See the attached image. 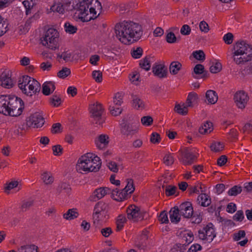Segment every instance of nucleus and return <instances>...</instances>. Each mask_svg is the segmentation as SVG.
<instances>
[{
	"mask_svg": "<svg viewBox=\"0 0 252 252\" xmlns=\"http://www.w3.org/2000/svg\"><path fill=\"white\" fill-rule=\"evenodd\" d=\"M211 151L215 152H219L222 151L224 148V145L222 143L220 142L214 141L210 145Z\"/></svg>",
	"mask_w": 252,
	"mask_h": 252,
	"instance_id": "obj_42",
	"label": "nucleus"
},
{
	"mask_svg": "<svg viewBox=\"0 0 252 252\" xmlns=\"http://www.w3.org/2000/svg\"><path fill=\"white\" fill-rule=\"evenodd\" d=\"M215 237L216 233L212 223H210L198 230L199 238L208 243L211 242Z\"/></svg>",
	"mask_w": 252,
	"mask_h": 252,
	"instance_id": "obj_9",
	"label": "nucleus"
},
{
	"mask_svg": "<svg viewBox=\"0 0 252 252\" xmlns=\"http://www.w3.org/2000/svg\"><path fill=\"white\" fill-rule=\"evenodd\" d=\"M44 124L43 116L39 113H35L31 115L27 121V125L34 128L41 127Z\"/></svg>",
	"mask_w": 252,
	"mask_h": 252,
	"instance_id": "obj_13",
	"label": "nucleus"
},
{
	"mask_svg": "<svg viewBox=\"0 0 252 252\" xmlns=\"http://www.w3.org/2000/svg\"><path fill=\"white\" fill-rule=\"evenodd\" d=\"M51 10L53 12H57L60 14H63L64 9L63 4L61 3H57L53 5L51 7Z\"/></svg>",
	"mask_w": 252,
	"mask_h": 252,
	"instance_id": "obj_48",
	"label": "nucleus"
},
{
	"mask_svg": "<svg viewBox=\"0 0 252 252\" xmlns=\"http://www.w3.org/2000/svg\"><path fill=\"white\" fill-rule=\"evenodd\" d=\"M127 184L125 188L123 189L124 194L125 195L132 193L134 190L133 185V180L131 179H127L126 180Z\"/></svg>",
	"mask_w": 252,
	"mask_h": 252,
	"instance_id": "obj_34",
	"label": "nucleus"
},
{
	"mask_svg": "<svg viewBox=\"0 0 252 252\" xmlns=\"http://www.w3.org/2000/svg\"><path fill=\"white\" fill-rule=\"evenodd\" d=\"M62 100L61 98L56 95H53L52 97L50 98V102L54 106L57 107L61 103Z\"/></svg>",
	"mask_w": 252,
	"mask_h": 252,
	"instance_id": "obj_58",
	"label": "nucleus"
},
{
	"mask_svg": "<svg viewBox=\"0 0 252 252\" xmlns=\"http://www.w3.org/2000/svg\"><path fill=\"white\" fill-rule=\"evenodd\" d=\"M0 85L7 89L13 87V82L9 73L3 72L0 75Z\"/></svg>",
	"mask_w": 252,
	"mask_h": 252,
	"instance_id": "obj_16",
	"label": "nucleus"
},
{
	"mask_svg": "<svg viewBox=\"0 0 252 252\" xmlns=\"http://www.w3.org/2000/svg\"><path fill=\"white\" fill-rule=\"evenodd\" d=\"M55 89L54 83L52 82H45L42 85V93L46 95L52 93Z\"/></svg>",
	"mask_w": 252,
	"mask_h": 252,
	"instance_id": "obj_24",
	"label": "nucleus"
},
{
	"mask_svg": "<svg viewBox=\"0 0 252 252\" xmlns=\"http://www.w3.org/2000/svg\"><path fill=\"white\" fill-rule=\"evenodd\" d=\"M180 32L183 35H188L191 32V29L188 25H184L181 28Z\"/></svg>",
	"mask_w": 252,
	"mask_h": 252,
	"instance_id": "obj_59",
	"label": "nucleus"
},
{
	"mask_svg": "<svg viewBox=\"0 0 252 252\" xmlns=\"http://www.w3.org/2000/svg\"><path fill=\"white\" fill-rule=\"evenodd\" d=\"M192 56L196 60L201 61H204L205 59V55L202 50L194 51L192 53Z\"/></svg>",
	"mask_w": 252,
	"mask_h": 252,
	"instance_id": "obj_50",
	"label": "nucleus"
},
{
	"mask_svg": "<svg viewBox=\"0 0 252 252\" xmlns=\"http://www.w3.org/2000/svg\"><path fill=\"white\" fill-rule=\"evenodd\" d=\"M128 219L133 221H138L143 220L144 218V213L141 211L139 208L134 205L129 206L126 210Z\"/></svg>",
	"mask_w": 252,
	"mask_h": 252,
	"instance_id": "obj_10",
	"label": "nucleus"
},
{
	"mask_svg": "<svg viewBox=\"0 0 252 252\" xmlns=\"http://www.w3.org/2000/svg\"><path fill=\"white\" fill-rule=\"evenodd\" d=\"M101 161L100 158L92 153H88L82 156L78 159L76 169L81 173L97 172L100 168Z\"/></svg>",
	"mask_w": 252,
	"mask_h": 252,
	"instance_id": "obj_4",
	"label": "nucleus"
},
{
	"mask_svg": "<svg viewBox=\"0 0 252 252\" xmlns=\"http://www.w3.org/2000/svg\"><path fill=\"white\" fill-rule=\"evenodd\" d=\"M79 216V213L76 209H69L66 213L63 215L64 219L67 220H72L77 218Z\"/></svg>",
	"mask_w": 252,
	"mask_h": 252,
	"instance_id": "obj_29",
	"label": "nucleus"
},
{
	"mask_svg": "<svg viewBox=\"0 0 252 252\" xmlns=\"http://www.w3.org/2000/svg\"><path fill=\"white\" fill-rule=\"evenodd\" d=\"M9 24L6 19H4L0 15V37L8 31Z\"/></svg>",
	"mask_w": 252,
	"mask_h": 252,
	"instance_id": "obj_35",
	"label": "nucleus"
},
{
	"mask_svg": "<svg viewBox=\"0 0 252 252\" xmlns=\"http://www.w3.org/2000/svg\"><path fill=\"white\" fill-rule=\"evenodd\" d=\"M71 187L68 183L66 182H62L59 184L57 188V192L58 193H63L68 194L71 192Z\"/></svg>",
	"mask_w": 252,
	"mask_h": 252,
	"instance_id": "obj_25",
	"label": "nucleus"
},
{
	"mask_svg": "<svg viewBox=\"0 0 252 252\" xmlns=\"http://www.w3.org/2000/svg\"><path fill=\"white\" fill-rule=\"evenodd\" d=\"M198 99V96L197 94L194 92L189 93L188 94L186 103L188 107H192L193 104L196 102Z\"/></svg>",
	"mask_w": 252,
	"mask_h": 252,
	"instance_id": "obj_33",
	"label": "nucleus"
},
{
	"mask_svg": "<svg viewBox=\"0 0 252 252\" xmlns=\"http://www.w3.org/2000/svg\"><path fill=\"white\" fill-rule=\"evenodd\" d=\"M188 107L187 105H185V104L181 105L177 104L175 105V111L179 114L182 115H186L188 113Z\"/></svg>",
	"mask_w": 252,
	"mask_h": 252,
	"instance_id": "obj_40",
	"label": "nucleus"
},
{
	"mask_svg": "<svg viewBox=\"0 0 252 252\" xmlns=\"http://www.w3.org/2000/svg\"><path fill=\"white\" fill-rule=\"evenodd\" d=\"M233 58L237 64H246L242 70L244 75L252 73V46L244 41L236 43L233 48Z\"/></svg>",
	"mask_w": 252,
	"mask_h": 252,
	"instance_id": "obj_2",
	"label": "nucleus"
},
{
	"mask_svg": "<svg viewBox=\"0 0 252 252\" xmlns=\"http://www.w3.org/2000/svg\"><path fill=\"white\" fill-rule=\"evenodd\" d=\"M138 120H133L129 118L128 119H124L121 124V131L122 133L127 137L136 134L138 131Z\"/></svg>",
	"mask_w": 252,
	"mask_h": 252,
	"instance_id": "obj_8",
	"label": "nucleus"
},
{
	"mask_svg": "<svg viewBox=\"0 0 252 252\" xmlns=\"http://www.w3.org/2000/svg\"><path fill=\"white\" fill-rule=\"evenodd\" d=\"M126 219L124 216L121 215L118 216L116 220V230L117 231H119L122 229L124 227V224L126 222Z\"/></svg>",
	"mask_w": 252,
	"mask_h": 252,
	"instance_id": "obj_43",
	"label": "nucleus"
},
{
	"mask_svg": "<svg viewBox=\"0 0 252 252\" xmlns=\"http://www.w3.org/2000/svg\"><path fill=\"white\" fill-rule=\"evenodd\" d=\"M92 76L96 82L99 83L102 81V75L100 70H94L92 73Z\"/></svg>",
	"mask_w": 252,
	"mask_h": 252,
	"instance_id": "obj_55",
	"label": "nucleus"
},
{
	"mask_svg": "<svg viewBox=\"0 0 252 252\" xmlns=\"http://www.w3.org/2000/svg\"><path fill=\"white\" fill-rule=\"evenodd\" d=\"M111 189L106 187L100 188L96 189L90 197V200L93 201L102 198L106 194L110 193Z\"/></svg>",
	"mask_w": 252,
	"mask_h": 252,
	"instance_id": "obj_15",
	"label": "nucleus"
},
{
	"mask_svg": "<svg viewBox=\"0 0 252 252\" xmlns=\"http://www.w3.org/2000/svg\"><path fill=\"white\" fill-rule=\"evenodd\" d=\"M199 29L202 32L207 33L209 31V26L205 21H202L199 23Z\"/></svg>",
	"mask_w": 252,
	"mask_h": 252,
	"instance_id": "obj_64",
	"label": "nucleus"
},
{
	"mask_svg": "<svg viewBox=\"0 0 252 252\" xmlns=\"http://www.w3.org/2000/svg\"><path fill=\"white\" fill-rule=\"evenodd\" d=\"M109 142V136L104 134L99 135L95 140V144L99 149H103L106 148L108 145Z\"/></svg>",
	"mask_w": 252,
	"mask_h": 252,
	"instance_id": "obj_17",
	"label": "nucleus"
},
{
	"mask_svg": "<svg viewBox=\"0 0 252 252\" xmlns=\"http://www.w3.org/2000/svg\"><path fill=\"white\" fill-rule=\"evenodd\" d=\"M18 252H38L37 247L34 245H26L18 249Z\"/></svg>",
	"mask_w": 252,
	"mask_h": 252,
	"instance_id": "obj_30",
	"label": "nucleus"
},
{
	"mask_svg": "<svg viewBox=\"0 0 252 252\" xmlns=\"http://www.w3.org/2000/svg\"><path fill=\"white\" fill-rule=\"evenodd\" d=\"M18 86L23 94L30 96L38 93L41 89L40 83L28 75L19 79Z\"/></svg>",
	"mask_w": 252,
	"mask_h": 252,
	"instance_id": "obj_5",
	"label": "nucleus"
},
{
	"mask_svg": "<svg viewBox=\"0 0 252 252\" xmlns=\"http://www.w3.org/2000/svg\"><path fill=\"white\" fill-rule=\"evenodd\" d=\"M222 69L221 64L219 62H216L215 64L210 67V72L212 73L219 72Z\"/></svg>",
	"mask_w": 252,
	"mask_h": 252,
	"instance_id": "obj_52",
	"label": "nucleus"
},
{
	"mask_svg": "<svg viewBox=\"0 0 252 252\" xmlns=\"http://www.w3.org/2000/svg\"><path fill=\"white\" fill-rule=\"evenodd\" d=\"M170 220L172 223H177L180 220V213L178 207L175 206L171 208L169 212Z\"/></svg>",
	"mask_w": 252,
	"mask_h": 252,
	"instance_id": "obj_22",
	"label": "nucleus"
},
{
	"mask_svg": "<svg viewBox=\"0 0 252 252\" xmlns=\"http://www.w3.org/2000/svg\"><path fill=\"white\" fill-rule=\"evenodd\" d=\"M177 188L175 186H168L166 187L165 192L166 195L171 196L175 194Z\"/></svg>",
	"mask_w": 252,
	"mask_h": 252,
	"instance_id": "obj_62",
	"label": "nucleus"
},
{
	"mask_svg": "<svg viewBox=\"0 0 252 252\" xmlns=\"http://www.w3.org/2000/svg\"><path fill=\"white\" fill-rule=\"evenodd\" d=\"M71 73L70 69L67 67H63L58 73V76L60 78H65Z\"/></svg>",
	"mask_w": 252,
	"mask_h": 252,
	"instance_id": "obj_49",
	"label": "nucleus"
},
{
	"mask_svg": "<svg viewBox=\"0 0 252 252\" xmlns=\"http://www.w3.org/2000/svg\"><path fill=\"white\" fill-rule=\"evenodd\" d=\"M234 100L236 106L239 109H243L249 100V97L245 92L240 91L235 93Z\"/></svg>",
	"mask_w": 252,
	"mask_h": 252,
	"instance_id": "obj_12",
	"label": "nucleus"
},
{
	"mask_svg": "<svg viewBox=\"0 0 252 252\" xmlns=\"http://www.w3.org/2000/svg\"><path fill=\"white\" fill-rule=\"evenodd\" d=\"M158 220L162 223H168L169 220L167 212L165 211L161 212L158 217Z\"/></svg>",
	"mask_w": 252,
	"mask_h": 252,
	"instance_id": "obj_57",
	"label": "nucleus"
},
{
	"mask_svg": "<svg viewBox=\"0 0 252 252\" xmlns=\"http://www.w3.org/2000/svg\"><path fill=\"white\" fill-rule=\"evenodd\" d=\"M23 4L26 9V14L28 15L31 13V10L34 5H33V3L31 1L28 0L23 1Z\"/></svg>",
	"mask_w": 252,
	"mask_h": 252,
	"instance_id": "obj_51",
	"label": "nucleus"
},
{
	"mask_svg": "<svg viewBox=\"0 0 252 252\" xmlns=\"http://www.w3.org/2000/svg\"><path fill=\"white\" fill-rule=\"evenodd\" d=\"M242 191L241 186H234L232 187L228 191V194L230 196H236Z\"/></svg>",
	"mask_w": 252,
	"mask_h": 252,
	"instance_id": "obj_47",
	"label": "nucleus"
},
{
	"mask_svg": "<svg viewBox=\"0 0 252 252\" xmlns=\"http://www.w3.org/2000/svg\"><path fill=\"white\" fill-rule=\"evenodd\" d=\"M122 95L118 93L116 94L113 98V103L115 106H119L122 103Z\"/></svg>",
	"mask_w": 252,
	"mask_h": 252,
	"instance_id": "obj_63",
	"label": "nucleus"
},
{
	"mask_svg": "<svg viewBox=\"0 0 252 252\" xmlns=\"http://www.w3.org/2000/svg\"><path fill=\"white\" fill-rule=\"evenodd\" d=\"M113 232L111 227H107L100 229V233L104 237H108Z\"/></svg>",
	"mask_w": 252,
	"mask_h": 252,
	"instance_id": "obj_61",
	"label": "nucleus"
},
{
	"mask_svg": "<svg viewBox=\"0 0 252 252\" xmlns=\"http://www.w3.org/2000/svg\"><path fill=\"white\" fill-rule=\"evenodd\" d=\"M206 98L209 103L214 104L217 102L218 97L215 91L210 90L206 92Z\"/></svg>",
	"mask_w": 252,
	"mask_h": 252,
	"instance_id": "obj_26",
	"label": "nucleus"
},
{
	"mask_svg": "<svg viewBox=\"0 0 252 252\" xmlns=\"http://www.w3.org/2000/svg\"><path fill=\"white\" fill-rule=\"evenodd\" d=\"M117 106H110L109 107L110 112L113 116H117L122 113V109Z\"/></svg>",
	"mask_w": 252,
	"mask_h": 252,
	"instance_id": "obj_54",
	"label": "nucleus"
},
{
	"mask_svg": "<svg viewBox=\"0 0 252 252\" xmlns=\"http://www.w3.org/2000/svg\"><path fill=\"white\" fill-rule=\"evenodd\" d=\"M144 103L138 96H133L132 106L136 109H143L144 107Z\"/></svg>",
	"mask_w": 252,
	"mask_h": 252,
	"instance_id": "obj_37",
	"label": "nucleus"
},
{
	"mask_svg": "<svg viewBox=\"0 0 252 252\" xmlns=\"http://www.w3.org/2000/svg\"><path fill=\"white\" fill-rule=\"evenodd\" d=\"M193 234L191 232L185 231L181 235V242L183 246H187L193 240ZM183 250H185L184 246H183Z\"/></svg>",
	"mask_w": 252,
	"mask_h": 252,
	"instance_id": "obj_21",
	"label": "nucleus"
},
{
	"mask_svg": "<svg viewBox=\"0 0 252 252\" xmlns=\"http://www.w3.org/2000/svg\"><path fill=\"white\" fill-rule=\"evenodd\" d=\"M166 40L168 43H173L176 42L177 38L173 32H169L166 34Z\"/></svg>",
	"mask_w": 252,
	"mask_h": 252,
	"instance_id": "obj_60",
	"label": "nucleus"
},
{
	"mask_svg": "<svg viewBox=\"0 0 252 252\" xmlns=\"http://www.w3.org/2000/svg\"><path fill=\"white\" fill-rule=\"evenodd\" d=\"M59 32L53 28L49 29L41 38V43L47 48L55 50L58 46Z\"/></svg>",
	"mask_w": 252,
	"mask_h": 252,
	"instance_id": "obj_7",
	"label": "nucleus"
},
{
	"mask_svg": "<svg viewBox=\"0 0 252 252\" xmlns=\"http://www.w3.org/2000/svg\"><path fill=\"white\" fill-rule=\"evenodd\" d=\"M141 123L145 126H151L153 122V119L152 117L150 116H144L141 118Z\"/></svg>",
	"mask_w": 252,
	"mask_h": 252,
	"instance_id": "obj_53",
	"label": "nucleus"
},
{
	"mask_svg": "<svg viewBox=\"0 0 252 252\" xmlns=\"http://www.w3.org/2000/svg\"><path fill=\"white\" fill-rule=\"evenodd\" d=\"M152 69L155 75L159 78H164L166 76V70L164 66L161 64H154Z\"/></svg>",
	"mask_w": 252,
	"mask_h": 252,
	"instance_id": "obj_19",
	"label": "nucleus"
},
{
	"mask_svg": "<svg viewBox=\"0 0 252 252\" xmlns=\"http://www.w3.org/2000/svg\"><path fill=\"white\" fill-rule=\"evenodd\" d=\"M65 31L70 34L75 33L77 30L76 26H73L69 22H66L64 25Z\"/></svg>",
	"mask_w": 252,
	"mask_h": 252,
	"instance_id": "obj_46",
	"label": "nucleus"
},
{
	"mask_svg": "<svg viewBox=\"0 0 252 252\" xmlns=\"http://www.w3.org/2000/svg\"><path fill=\"white\" fill-rule=\"evenodd\" d=\"M197 202L202 206L207 207L210 205L211 199L207 194L202 193L198 196Z\"/></svg>",
	"mask_w": 252,
	"mask_h": 252,
	"instance_id": "obj_23",
	"label": "nucleus"
},
{
	"mask_svg": "<svg viewBox=\"0 0 252 252\" xmlns=\"http://www.w3.org/2000/svg\"><path fill=\"white\" fill-rule=\"evenodd\" d=\"M178 209L180 215L186 218H190L193 215V210L192 204L190 202H185L182 203Z\"/></svg>",
	"mask_w": 252,
	"mask_h": 252,
	"instance_id": "obj_14",
	"label": "nucleus"
},
{
	"mask_svg": "<svg viewBox=\"0 0 252 252\" xmlns=\"http://www.w3.org/2000/svg\"><path fill=\"white\" fill-rule=\"evenodd\" d=\"M19 183L17 181H12L7 184L5 187V192L9 193V190L18 186Z\"/></svg>",
	"mask_w": 252,
	"mask_h": 252,
	"instance_id": "obj_56",
	"label": "nucleus"
},
{
	"mask_svg": "<svg viewBox=\"0 0 252 252\" xmlns=\"http://www.w3.org/2000/svg\"><path fill=\"white\" fill-rule=\"evenodd\" d=\"M154 58L151 56L145 57L141 60L139 62V65L142 69L146 71H149L151 68V64L154 62Z\"/></svg>",
	"mask_w": 252,
	"mask_h": 252,
	"instance_id": "obj_20",
	"label": "nucleus"
},
{
	"mask_svg": "<svg viewBox=\"0 0 252 252\" xmlns=\"http://www.w3.org/2000/svg\"><path fill=\"white\" fill-rule=\"evenodd\" d=\"M107 213V212L100 213L98 214H96V218L95 217V214H93V219L94 223L96 227L100 228L102 223L108 218Z\"/></svg>",
	"mask_w": 252,
	"mask_h": 252,
	"instance_id": "obj_18",
	"label": "nucleus"
},
{
	"mask_svg": "<svg viewBox=\"0 0 252 252\" xmlns=\"http://www.w3.org/2000/svg\"><path fill=\"white\" fill-rule=\"evenodd\" d=\"M93 6L95 9L100 10L102 9L101 3L98 0H82L79 1L78 7V11L79 15H81L80 18L83 21H89L93 17H87L88 14V9L90 6Z\"/></svg>",
	"mask_w": 252,
	"mask_h": 252,
	"instance_id": "obj_6",
	"label": "nucleus"
},
{
	"mask_svg": "<svg viewBox=\"0 0 252 252\" xmlns=\"http://www.w3.org/2000/svg\"><path fill=\"white\" fill-rule=\"evenodd\" d=\"M24 108V102L14 95H0V113L12 117L20 116Z\"/></svg>",
	"mask_w": 252,
	"mask_h": 252,
	"instance_id": "obj_3",
	"label": "nucleus"
},
{
	"mask_svg": "<svg viewBox=\"0 0 252 252\" xmlns=\"http://www.w3.org/2000/svg\"><path fill=\"white\" fill-rule=\"evenodd\" d=\"M107 205L102 202H99L96 204L94 207V213L95 214V217L96 218V214L100 213L107 212Z\"/></svg>",
	"mask_w": 252,
	"mask_h": 252,
	"instance_id": "obj_27",
	"label": "nucleus"
},
{
	"mask_svg": "<svg viewBox=\"0 0 252 252\" xmlns=\"http://www.w3.org/2000/svg\"><path fill=\"white\" fill-rule=\"evenodd\" d=\"M143 49L140 47L133 48L131 50V54L133 58L139 59L143 54Z\"/></svg>",
	"mask_w": 252,
	"mask_h": 252,
	"instance_id": "obj_45",
	"label": "nucleus"
},
{
	"mask_svg": "<svg viewBox=\"0 0 252 252\" xmlns=\"http://www.w3.org/2000/svg\"><path fill=\"white\" fill-rule=\"evenodd\" d=\"M110 193L111 194L112 198L116 200H119V199H122L126 196L123 189L119 190L117 189H111Z\"/></svg>",
	"mask_w": 252,
	"mask_h": 252,
	"instance_id": "obj_31",
	"label": "nucleus"
},
{
	"mask_svg": "<svg viewBox=\"0 0 252 252\" xmlns=\"http://www.w3.org/2000/svg\"><path fill=\"white\" fill-rule=\"evenodd\" d=\"M115 32L118 39L125 44L137 41L143 34L141 25L131 21H123L116 24Z\"/></svg>",
	"mask_w": 252,
	"mask_h": 252,
	"instance_id": "obj_1",
	"label": "nucleus"
},
{
	"mask_svg": "<svg viewBox=\"0 0 252 252\" xmlns=\"http://www.w3.org/2000/svg\"><path fill=\"white\" fill-rule=\"evenodd\" d=\"M33 200L31 199L23 201L21 206V211L23 212L27 211L33 205Z\"/></svg>",
	"mask_w": 252,
	"mask_h": 252,
	"instance_id": "obj_44",
	"label": "nucleus"
},
{
	"mask_svg": "<svg viewBox=\"0 0 252 252\" xmlns=\"http://www.w3.org/2000/svg\"><path fill=\"white\" fill-rule=\"evenodd\" d=\"M90 110L92 117L95 121V124L101 125L103 122V120L101 118L103 112L101 104L97 102L95 104H92L90 106Z\"/></svg>",
	"mask_w": 252,
	"mask_h": 252,
	"instance_id": "obj_11",
	"label": "nucleus"
},
{
	"mask_svg": "<svg viewBox=\"0 0 252 252\" xmlns=\"http://www.w3.org/2000/svg\"><path fill=\"white\" fill-rule=\"evenodd\" d=\"M41 179L46 185H50L52 184L54 181V178L50 173L47 171H44L41 174Z\"/></svg>",
	"mask_w": 252,
	"mask_h": 252,
	"instance_id": "obj_36",
	"label": "nucleus"
},
{
	"mask_svg": "<svg viewBox=\"0 0 252 252\" xmlns=\"http://www.w3.org/2000/svg\"><path fill=\"white\" fill-rule=\"evenodd\" d=\"M195 158V156L192 153L186 152L184 155V158L183 162L185 165H190L193 162V160Z\"/></svg>",
	"mask_w": 252,
	"mask_h": 252,
	"instance_id": "obj_32",
	"label": "nucleus"
},
{
	"mask_svg": "<svg viewBox=\"0 0 252 252\" xmlns=\"http://www.w3.org/2000/svg\"><path fill=\"white\" fill-rule=\"evenodd\" d=\"M141 237L142 238L140 240H137L135 242V246L139 249H144L146 245L145 241L148 237L145 232L142 233Z\"/></svg>",
	"mask_w": 252,
	"mask_h": 252,
	"instance_id": "obj_41",
	"label": "nucleus"
},
{
	"mask_svg": "<svg viewBox=\"0 0 252 252\" xmlns=\"http://www.w3.org/2000/svg\"><path fill=\"white\" fill-rule=\"evenodd\" d=\"M39 18V14L38 12L35 13L33 16L30 17L27 20L25 24L24 27H23V30L24 32H27L28 30H29V27H30V25L31 23L33 20H36Z\"/></svg>",
	"mask_w": 252,
	"mask_h": 252,
	"instance_id": "obj_39",
	"label": "nucleus"
},
{
	"mask_svg": "<svg viewBox=\"0 0 252 252\" xmlns=\"http://www.w3.org/2000/svg\"><path fill=\"white\" fill-rule=\"evenodd\" d=\"M213 125L211 122H206L199 129V131L201 134H206L211 132L213 130Z\"/></svg>",
	"mask_w": 252,
	"mask_h": 252,
	"instance_id": "obj_38",
	"label": "nucleus"
},
{
	"mask_svg": "<svg viewBox=\"0 0 252 252\" xmlns=\"http://www.w3.org/2000/svg\"><path fill=\"white\" fill-rule=\"evenodd\" d=\"M182 64L178 61L172 62L169 66L170 73L173 75L177 74L182 68Z\"/></svg>",
	"mask_w": 252,
	"mask_h": 252,
	"instance_id": "obj_28",
	"label": "nucleus"
}]
</instances>
